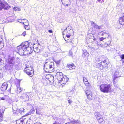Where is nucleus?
Masks as SVG:
<instances>
[{"label":"nucleus","mask_w":124,"mask_h":124,"mask_svg":"<svg viewBox=\"0 0 124 124\" xmlns=\"http://www.w3.org/2000/svg\"><path fill=\"white\" fill-rule=\"evenodd\" d=\"M67 67L69 68V69L70 70H72L73 69H75V66L73 64L69 65L68 64L67 65Z\"/></svg>","instance_id":"obj_28"},{"label":"nucleus","mask_w":124,"mask_h":124,"mask_svg":"<svg viewBox=\"0 0 124 124\" xmlns=\"http://www.w3.org/2000/svg\"><path fill=\"white\" fill-rule=\"evenodd\" d=\"M100 63H101V64H102V66H103V65H104V60L103 61V62H100Z\"/></svg>","instance_id":"obj_44"},{"label":"nucleus","mask_w":124,"mask_h":124,"mask_svg":"<svg viewBox=\"0 0 124 124\" xmlns=\"http://www.w3.org/2000/svg\"><path fill=\"white\" fill-rule=\"evenodd\" d=\"M29 93H24L20 97V98L22 99H24L25 101H27L29 99Z\"/></svg>","instance_id":"obj_13"},{"label":"nucleus","mask_w":124,"mask_h":124,"mask_svg":"<svg viewBox=\"0 0 124 124\" xmlns=\"http://www.w3.org/2000/svg\"><path fill=\"white\" fill-rule=\"evenodd\" d=\"M119 21L120 24L122 25H124V23L123 22H124V13L121 15L119 18Z\"/></svg>","instance_id":"obj_20"},{"label":"nucleus","mask_w":124,"mask_h":124,"mask_svg":"<svg viewBox=\"0 0 124 124\" xmlns=\"http://www.w3.org/2000/svg\"><path fill=\"white\" fill-rule=\"evenodd\" d=\"M22 34L24 36H25V33H23V34Z\"/></svg>","instance_id":"obj_56"},{"label":"nucleus","mask_w":124,"mask_h":124,"mask_svg":"<svg viewBox=\"0 0 124 124\" xmlns=\"http://www.w3.org/2000/svg\"><path fill=\"white\" fill-rule=\"evenodd\" d=\"M18 21L20 23H23V24H24V23H26V24H28V25H29V24L28 23V20L24 19H19L18 20Z\"/></svg>","instance_id":"obj_26"},{"label":"nucleus","mask_w":124,"mask_h":124,"mask_svg":"<svg viewBox=\"0 0 124 124\" xmlns=\"http://www.w3.org/2000/svg\"><path fill=\"white\" fill-rule=\"evenodd\" d=\"M69 79L66 76H65L63 77V78H62L61 81H60L59 82H61L63 84H65L68 81Z\"/></svg>","instance_id":"obj_22"},{"label":"nucleus","mask_w":124,"mask_h":124,"mask_svg":"<svg viewBox=\"0 0 124 124\" xmlns=\"http://www.w3.org/2000/svg\"><path fill=\"white\" fill-rule=\"evenodd\" d=\"M53 124H61L59 122H55Z\"/></svg>","instance_id":"obj_45"},{"label":"nucleus","mask_w":124,"mask_h":124,"mask_svg":"<svg viewBox=\"0 0 124 124\" xmlns=\"http://www.w3.org/2000/svg\"><path fill=\"white\" fill-rule=\"evenodd\" d=\"M100 61V59L99 58L96 57L94 59V62L95 63H97ZM97 63H96V64Z\"/></svg>","instance_id":"obj_36"},{"label":"nucleus","mask_w":124,"mask_h":124,"mask_svg":"<svg viewBox=\"0 0 124 124\" xmlns=\"http://www.w3.org/2000/svg\"><path fill=\"white\" fill-rule=\"evenodd\" d=\"M26 27H25V28L26 29H27V30H28V29H26Z\"/></svg>","instance_id":"obj_60"},{"label":"nucleus","mask_w":124,"mask_h":124,"mask_svg":"<svg viewBox=\"0 0 124 124\" xmlns=\"http://www.w3.org/2000/svg\"><path fill=\"white\" fill-rule=\"evenodd\" d=\"M96 66V67L100 69H102L104 68V67L100 62L97 63Z\"/></svg>","instance_id":"obj_29"},{"label":"nucleus","mask_w":124,"mask_h":124,"mask_svg":"<svg viewBox=\"0 0 124 124\" xmlns=\"http://www.w3.org/2000/svg\"><path fill=\"white\" fill-rule=\"evenodd\" d=\"M68 103L70 104L72 102V101H70V100H68Z\"/></svg>","instance_id":"obj_49"},{"label":"nucleus","mask_w":124,"mask_h":124,"mask_svg":"<svg viewBox=\"0 0 124 124\" xmlns=\"http://www.w3.org/2000/svg\"><path fill=\"white\" fill-rule=\"evenodd\" d=\"M105 39L104 37H102L99 38L100 41H101Z\"/></svg>","instance_id":"obj_40"},{"label":"nucleus","mask_w":124,"mask_h":124,"mask_svg":"<svg viewBox=\"0 0 124 124\" xmlns=\"http://www.w3.org/2000/svg\"><path fill=\"white\" fill-rule=\"evenodd\" d=\"M19 9L17 7H15L13 8V9L16 11H18L19 10Z\"/></svg>","instance_id":"obj_38"},{"label":"nucleus","mask_w":124,"mask_h":124,"mask_svg":"<svg viewBox=\"0 0 124 124\" xmlns=\"http://www.w3.org/2000/svg\"><path fill=\"white\" fill-rule=\"evenodd\" d=\"M98 35L103 36L104 38L106 39V40L108 39H109V41L107 42V45H109L111 43L112 39L110 34L107 31H101L98 33Z\"/></svg>","instance_id":"obj_2"},{"label":"nucleus","mask_w":124,"mask_h":124,"mask_svg":"<svg viewBox=\"0 0 124 124\" xmlns=\"http://www.w3.org/2000/svg\"><path fill=\"white\" fill-rule=\"evenodd\" d=\"M106 45H105L104 46V45L103 44H102V43H101V44H100H100H101V45H99V46H101L102 47H106L107 46H108V45H107V42H108V41H109V39H108L107 40H106Z\"/></svg>","instance_id":"obj_37"},{"label":"nucleus","mask_w":124,"mask_h":124,"mask_svg":"<svg viewBox=\"0 0 124 124\" xmlns=\"http://www.w3.org/2000/svg\"><path fill=\"white\" fill-rule=\"evenodd\" d=\"M104 63L103 66V67H104V68H106L108 67V65L109 63V61L108 59H106L104 60Z\"/></svg>","instance_id":"obj_27"},{"label":"nucleus","mask_w":124,"mask_h":124,"mask_svg":"<svg viewBox=\"0 0 124 124\" xmlns=\"http://www.w3.org/2000/svg\"><path fill=\"white\" fill-rule=\"evenodd\" d=\"M15 68L17 70H19L20 69L21 67L20 66V64L18 61L17 62V63L15 64Z\"/></svg>","instance_id":"obj_31"},{"label":"nucleus","mask_w":124,"mask_h":124,"mask_svg":"<svg viewBox=\"0 0 124 124\" xmlns=\"http://www.w3.org/2000/svg\"><path fill=\"white\" fill-rule=\"evenodd\" d=\"M97 120L99 123H101L104 121L102 116L99 113L95 112L94 114Z\"/></svg>","instance_id":"obj_9"},{"label":"nucleus","mask_w":124,"mask_h":124,"mask_svg":"<svg viewBox=\"0 0 124 124\" xmlns=\"http://www.w3.org/2000/svg\"><path fill=\"white\" fill-rule=\"evenodd\" d=\"M120 58L122 60H123L124 59V54L121 55L120 56Z\"/></svg>","instance_id":"obj_42"},{"label":"nucleus","mask_w":124,"mask_h":124,"mask_svg":"<svg viewBox=\"0 0 124 124\" xmlns=\"http://www.w3.org/2000/svg\"><path fill=\"white\" fill-rule=\"evenodd\" d=\"M3 62V60L1 58H0V62L2 63Z\"/></svg>","instance_id":"obj_53"},{"label":"nucleus","mask_w":124,"mask_h":124,"mask_svg":"<svg viewBox=\"0 0 124 124\" xmlns=\"http://www.w3.org/2000/svg\"><path fill=\"white\" fill-rule=\"evenodd\" d=\"M13 65L7 62V63L5 66V68L6 70H8L11 69L13 67Z\"/></svg>","instance_id":"obj_15"},{"label":"nucleus","mask_w":124,"mask_h":124,"mask_svg":"<svg viewBox=\"0 0 124 124\" xmlns=\"http://www.w3.org/2000/svg\"><path fill=\"white\" fill-rule=\"evenodd\" d=\"M67 42H72V40H69L68 39H67V41H66Z\"/></svg>","instance_id":"obj_43"},{"label":"nucleus","mask_w":124,"mask_h":124,"mask_svg":"<svg viewBox=\"0 0 124 124\" xmlns=\"http://www.w3.org/2000/svg\"><path fill=\"white\" fill-rule=\"evenodd\" d=\"M24 71L30 77L32 76L34 73L33 68L29 66H26L24 69Z\"/></svg>","instance_id":"obj_7"},{"label":"nucleus","mask_w":124,"mask_h":124,"mask_svg":"<svg viewBox=\"0 0 124 124\" xmlns=\"http://www.w3.org/2000/svg\"><path fill=\"white\" fill-rule=\"evenodd\" d=\"M1 0H0V3H2V2L1 1Z\"/></svg>","instance_id":"obj_61"},{"label":"nucleus","mask_w":124,"mask_h":124,"mask_svg":"<svg viewBox=\"0 0 124 124\" xmlns=\"http://www.w3.org/2000/svg\"><path fill=\"white\" fill-rule=\"evenodd\" d=\"M83 81L84 82H85L88 81V80L87 79H86L85 77H83Z\"/></svg>","instance_id":"obj_39"},{"label":"nucleus","mask_w":124,"mask_h":124,"mask_svg":"<svg viewBox=\"0 0 124 124\" xmlns=\"http://www.w3.org/2000/svg\"><path fill=\"white\" fill-rule=\"evenodd\" d=\"M37 108V111H39V109L38 108Z\"/></svg>","instance_id":"obj_63"},{"label":"nucleus","mask_w":124,"mask_h":124,"mask_svg":"<svg viewBox=\"0 0 124 124\" xmlns=\"http://www.w3.org/2000/svg\"><path fill=\"white\" fill-rule=\"evenodd\" d=\"M17 60L15 57H9L7 62L14 66L15 65V64L17 63Z\"/></svg>","instance_id":"obj_10"},{"label":"nucleus","mask_w":124,"mask_h":124,"mask_svg":"<svg viewBox=\"0 0 124 124\" xmlns=\"http://www.w3.org/2000/svg\"><path fill=\"white\" fill-rule=\"evenodd\" d=\"M17 89L16 92L18 93H19L22 90V89L20 87H17Z\"/></svg>","instance_id":"obj_34"},{"label":"nucleus","mask_w":124,"mask_h":124,"mask_svg":"<svg viewBox=\"0 0 124 124\" xmlns=\"http://www.w3.org/2000/svg\"><path fill=\"white\" fill-rule=\"evenodd\" d=\"M70 122H68L65 124H82L78 120H75L74 119L70 120Z\"/></svg>","instance_id":"obj_17"},{"label":"nucleus","mask_w":124,"mask_h":124,"mask_svg":"<svg viewBox=\"0 0 124 124\" xmlns=\"http://www.w3.org/2000/svg\"><path fill=\"white\" fill-rule=\"evenodd\" d=\"M66 29L67 28L65 29L64 30V31H63V32L62 33L63 38H64V39L66 41V39H65V38L64 37V36H66V37L68 38H69L71 36V34L70 33V31H72V30H70L69 31H68L66 32Z\"/></svg>","instance_id":"obj_11"},{"label":"nucleus","mask_w":124,"mask_h":124,"mask_svg":"<svg viewBox=\"0 0 124 124\" xmlns=\"http://www.w3.org/2000/svg\"><path fill=\"white\" fill-rule=\"evenodd\" d=\"M19 113L20 114H22L24 112V109L23 108H21L18 109Z\"/></svg>","instance_id":"obj_33"},{"label":"nucleus","mask_w":124,"mask_h":124,"mask_svg":"<svg viewBox=\"0 0 124 124\" xmlns=\"http://www.w3.org/2000/svg\"><path fill=\"white\" fill-rule=\"evenodd\" d=\"M1 75V74L0 73V79L2 77V76Z\"/></svg>","instance_id":"obj_58"},{"label":"nucleus","mask_w":124,"mask_h":124,"mask_svg":"<svg viewBox=\"0 0 124 124\" xmlns=\"http://www.w3.org/2000/svg\"><path fill=\"white\" fill-rule=\"evenodd\" d=\"M101 0H97L98 1V2L101 1Z\"/></svg>","instance_id":"obj_62"},{"label":"nucleus","mask_w":124,"mask_h":124,"mask_svg":"<svg viewBox=\"0 0 124 124\" xmlns=\"http://www.w3.org/2000/svg\"><path fill=\"white\" fill-rule=\"evenodd\" d=\"M5 98L4 97H2V98L0 97V100H4Z\"/></svg>","instance_id":"obj_50"},{"label":"nucleus","mask_w":124,"mask_h":124,"mask_svg":"<svg viewBox=\"0 0 124 124\" xmlns=\"http://www.w3.org/2000/svg\"><path fill=\"white\" fill-rule=\"evenodd\" d=\"M122 63H124V60H122Z\"/></svg>","instance_id":"obj_59"},{"label":"nucleus","mask_w":124,"mask_h":124,"mask_svg":"<svg viewBox=\"0 0 124 124\" xmlns=\"http://www.w3.org/2000/svg\"><path fill=\"white\" fill-rule=\"evenodd\" d=\"M65 6H68L70 4H63Z\"/></svg>","instance_id":"obj_46"},{"label":"nucleus","mask_w":124,"mask_h":124,"mask_svg":"<svg viewBox=\"0 0 124 124\" xmlns=\"http://www.w3.org/2000/svg\"><path fill=\"white\" fill-rule=\"evenodd\" d=\"M87 38L86 40L89 43H93V44L95 43L97 45H103L100 44L99 42L96 40V38L93 35L92 33L88 34Z\"/></svg>","instance_id":"obj_3"},{"label":"nucleus","mask_w":124,"mask_h":124,"mask_svg":"<svg viewBox=\"0 0 124 124\" xmlns=\"http://www.w3.org/2000/svg\"><path fill=\"white\" fill-rule=\"evenodd\" d=\"M25 25L27 26V25Z\"/></svg>","instance_id":"obj_64"},{"label":"nucleus","mask_w":124,"mask_h":124,"mask_svg":"<svg viewBox=\"0 0 124 124\" xmlns=\"http://www.w3.org/2000/svg\"><path fill=\"white\" fill-rule=\"evenodd\" d=\"M21 47L20 45L18 46L17 47L16 51L21 56H23L24 55V54H27L26 53L28 52Z\"/></svg>","instance_id":"obj_8"},{"label":"nucleus","mask_w":124,"mask_h":124,"mask_svg":"<svg viewBox=\"0 0 124 124\" xmlns=\"http://www.w3.org/2000/svg\"><path fill=\"white\" fill-rule=\"evenodd\" d=\"M3 8L5 9H8L9 8V7L8 6V4L6 3H0V10Z\"/></svg>","instance_id":"obj_14"},{"label":"nucleus","mask_w":124,"mask_h":124,"mask_svg":"<svg viewBox=\"0 0 124 124\" xmlns=\"http://www.w3.org/2000/svg\"><path fill=\"white\" fill-rule=\"evenodd\" d=\"M8 86V84L7 82H5L3 83L1 87V90L5 91L7 89Z\"/></svg>","instance_id":"obj_18"},{"label":"nucleus","mask_w":124,"mask_h":124,"mask_svg":"<svg viewBox=\"0 0 124 124\" xmlns=\"http://www.w3.org/2000/svg\"><path fill=\"white\" fill-rule=\"evenodd\" d=\"M63 4L67 3L70 4L71 2L70 0H61Z\"/></svg>","instance_id":"obj_30"},{"label":"nucleus","mask_w":124,"mask_h":124,"mask_svg":"<svg viewBox=\"0 0 124 124\" xmlns=\"http://www.w3.org/2000/svg\"><path fill=\"white\" fill-rule=\"evenodd\" d=\"M48 32L50 33H52L53 32V31L51 30H48Z\"/></svg>","instance_id":"obj_48"},{"label":"nucleus","mask_w":124,"mask_h":124,"mask_svg":"<svg viewBox=\"0 0 124 124\" xmlns=\"http://www.w3.org/2000/svg\"><path fill=\"white\" fill-rule=\"evenodd\" d=\"M31 115L29 114L22 117V118L16 121L17 124H30V120L31 119Z\"/></svg>","instance_id":"obj_1"},{"label":"nucleus","mask_w":124,"mask_h":124,"mask_svg":"<svg viewBox=\"0 0 124 124\" xmlns=\"http://www.w3.org/2000/svg\"><path fill=\"white\" fill-rule=\"evenodd\" d=\"M104 1L103 0H101V1H99V2L101 3H102Z\"/></svg>","instance_id":"obj_54"},{"label":"nucleus","mask_w":124,"mask_h":124,"mask_svg":"<svg viewBox=\"0 0 124 124\" xmlns=\"http://www.w3.org/2000/svg\"><path fill=\"white\" fill-rule=\"evenodd\" d=\"M119 72L117 71H116L115 72L114 74L113 77V83L115 82L114 81L115 80L117 77H119Z\"/></svg>","instance_id":"obj_24"},{"label":"nucleus","mask_w":124,"mask_h":124,"mask_svg":"<svg viewBox=\"0 0 124 124\" xmlns=\"http://www.w3.org/2000/svg\"><path fill=\"white\" fill-rule=\"evenodd\" d=\"M34 124H42L38 122V123H35Z\"/></svg>","instance_id":"obj_55"},{"label":"nucleus","mask_w":124,"mask_h":124,"mask_svg":"<svg viewBox=\"0 0 124 124\" xmlns=\"http://www.w3.org/2000/svg\"><path fill=\"white\" fill-rule=\"evenodd\" d=\"M63 74L61 72H57L55 76L56 78L58 80L59 82L61 81L62 79L63 78L64 76H63Z\"/></svg>","instance_id":"obj_12"},{"label":"nucleus","mask_w":124,"mask_h":124,"mask_svg":"<svg viewBox=\"0 0 124 124\" xmlns=\"http://www.w3.org/2000/svg\"><path fill=\"white\" fill-rule=\"evenodd\" d=\"M111 85L107 84H102L100 86V90L104 93H107L109 92L111 90Z\"/></svg>","instance_id":"obj_5"},{"label":"nucleus","mask_w":124,"mask_h":124,"mask_svg":"<svg viewBox=\"0 0 124 124\" xmlns=\"http://www.w3.org/2000/svg\"><path fill=\"white\" fill-rule=\"evenodd\" d=\"M84 83L86 86L88 87L89 88H91V86H90V85L88 81L85 82H84Z\"/></svg>","instance_id":"obj_35"},{"label":"nucleus","mask_w":124,"mask_h":124,"mask_svg":"<svg viewBox=\"0 0 124 124\" xmlns=\"http://www.w3.org/2000/svg\"><path fill=\"white\" fill-rule=\"evenodd\" d=\"M69 55H72V52L71 51H70L69 52Z\"/></svg>","instance_id":"obj_51"},{"label":"nucleus","mask_w":124,"mask_h":124,"mask_svg":"<svg viewBox=\"0 0 124 124\" xmlns=\"http://www.w3.org/2000/svg\"><path fill=\"white\" fill-rule=\"evenodd\" d=\"M46 61L47 62H46L44 66V69L46 70H50L51 71H54V62H50L48 60H46Z\"/></svg>","instance_id":"obj_4"},{"label":"nucleus","mask_w":124,"mask_h":124,"mask_svg":"<svg viewBox=\"0 0 124 124\" xmlns=\"http://www.w3.org/2000/svg\"><path fill=\"white\" fill-rule=\"evenodd\" d=\"M36 113L37 114H39V111H37V108H36Z\"/></svg>","instance_id":"obj_47"},{"label":"nucleus","mask_w":124,"mask_h":124,"mask_svg":"<svg viewBox=\"0 0 124 124\" xmlns=\"http://www.w3.org/2000/svg\"><path fill=\"white\" fill-rule=\"evenodd\" d=\"M31 111V113L32 114L34 113L35 112L34 109V108H32Z\"/></svg>","instance_id":"obj_41"},{"label":"nucleus","mask_w":124,"mask_h":124,"mask_svg":"<svg viewBox=\"0 0 124 124\" xmlns=\"http://www.w3.org/2000/svg\"><path fill=\"white\" fill-rule=\"evenodd\" d=\"M3 111L2 110H0V122H1L3 120Z\"/></svg>","instance_id":"obj_32"},{"label":"nucleus","mask_w":124,"mask_h":124,"mask_svg":"<svg viewBox=\"0 0 124 124\" xmlns=\"http://www.w3.org/2000/svg\"><path fill=\"white\" fill-rule=\"evenodd\" d=\"M60 61H56L55 62L57 64H59V63H60Z\"/></svg>","instance_id":"obj_52"},{"label":"nucleus","mask_w":124,"mask_h":124,"mask_svg":"<svg viewBox=\"0 0 124 124\" xmlns=\"http://www.w3.org/2000/svg\"><path fill=\"white\" fill-rule=\"evenodd\" d=\"M0 42H1V43L0 44V45H3V44L2 43V41H0Z\"/></svg>","instance_id":"obj_57"},{"label":"nucleus","mask_w":124,"mask_h":124,"mask_svg":"<svg viewBox=\"0 0 124 124\" xmlns=\"http://www.w3.org/2000/svg\"><path fill=\"white\" fill-rule=\"evenodd\" d=\"M83 51L82 56L83 58L87 59V58L89 55V54L86 50H83Z\"/></svg>","instance_id":"obj_16"},{"label":"nucleus","mask_w":124,"mask_h":124,"mask_svg":"<svg viewBox=\"0 0 124 124\" xmlns=\"http://www.w3.org/2000/svg\"><path fill=\"white\" fill-rule=\"evenodd\" d=\"M39 46L38 45L36 46H33V50L36 52L39 53L40 52V49L39 48Z\"/></svg>","instance_id":"obj_23"},{"label":"nucleus","mask_w":124,"mask_h":124,"mask_svg":"<svg viewBox=\"0 0 124 124\" xmlns=\"http://www.w3.org/2000/svg\"><path fill=\"white\" fill-rule=\"evenodd\" d=\"M85 93L87 95L88 99L90 100L92 99V96L91 92L88 90H87L85 91Z\"/></svg>","instance_id":"obj_19"},{"label":"nucleus","mask_w":124,"mask_h":124,"mask_svg":"<svg viewBox=\"0 0 124 124\" xmlns=\"http://www.w3.org/2000/svg\"><path fill=\"white\" fill-rule=\"evenodd\" d=\"M14 106L12 107V109L13 110V112L14 114H15V115H18L19 112L18 109H17V108H14Z\"/></svg>","instance_id":"obj_25"},{"label":"nucleus","mask_w":124,"mask_h":124,"mask_svg":"<svg viewBox=\"0 0 124 124\" xmlns=\"http://www.w3.org/2000/svg\"><path fill=\"white\" fill-rule=\"evenodd\" d=\"M29 43L28 41L23 42L20 45L22 46V47L28 52L27 53H26V54H30L32 53V51L30 47H29Z\"/></svg>","instance_id":"obj_6"},{"label":"nucleus","mask_w":124,"mask_h":124,"mask_svg":"<svg viewBox=\"0 0 124 124\" xmlns=\"http://www.w3.org/2000/svg\"><path fill=\"white\" fill-rule=\"evenodd\" d=\"M91 24L92 25L94 28L98 29H101V26H98L93 21H91Z\"/></svg>","instance_id":"obj_21"}]
</instances>
